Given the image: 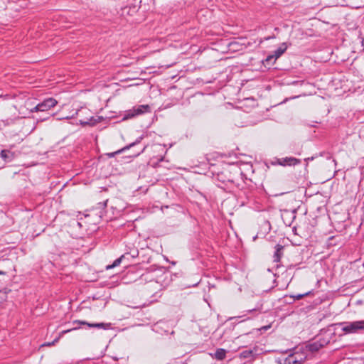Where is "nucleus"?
Instances as JSON below:
<instances>
[{
	"instance_id": "1",
	"label": "nucleus",
	"mask_w": 364,
	"mask_h": 364,
	"mask_svg": "<svg viewBox=\"0 0 364 364\" xmlns=\"http://www.w3.org/2000/svg\"><path fill=\"white\" fill-rule=\"evenodd\" d=\"M338 325L342 326V331L345 333H358L364 331V320L353 322H343Z\"/></svg>"
},
{
	"instance_id": "2",
	"label": "nucleus",
	"mask_w": 364,
	"mask_h": 364,
	"mask_svg": "<svg viewBox=\"0 0 364 364\" xmlns=\"http://www.w3.org/2000/svg\"><path fill=\"white\" fill-rule=\"evenodd\" d=\"M58 102L54 98H48L43 100L42 102L38 103L33 107L30 109L31 112H47L50 108L55 107L57 105Z\"/></svg>"
},
{
	"instance_id": "3",
	"label": "nucleus",
	"mask_w": 364,
	"mask_h": 364,
	"mask_svg": "<svg viewBox=\"0 0 364 364\" xmlns=\"http://www.w3.org/2000/svg\"><path fill=\"white\" fill-rule=\"evenodd\" d=\"M65 119H66L68 120H72V122H70L71 124H75V123L77 124V121H78L79 123L82 126L85 127V126L95 125L97 123L101 122L103 119V117L102 115H95V116H92L90 119H86V120H82V119L76 120L73 117V115H72V116L68 115Z\"/></svg>"
},
{
	"instance_id": "4",
	"label": "nucleus",
	"mask_w": 364,
	"mask_h": 364,
	"mask_svg": "<svg viewBox=\"0 0 364 364\" xmlns=\"http://www.w3.org/2000/svg\"><path fill=\"white\" fill-rule=\"evenodd\" d=\"M306 356L301 352L296 351L285 358L284 364H301Z\"/></svg>"
},
{
	"instance_id": "5",
	"label": "nucleus",
	"mask_w": 364,
	"mask_h": 364,
	"mask_svg": "<svg viewBox=\"0 0 364 364\" xmlns=\"http://www.w3.org/2000/svg\"><path fill=\"white\" fill-rule=\"evenodd\" d=\"M129 114H144V113H151L152 112V109L149 105H141L134 106L132 110H129Z\"/></svg>"
},
{
	"instance_id": "6",
	"label": "nucleus",
	"mask_w": 364,
	"mask_h": 364,
	"mask_svg": "<svg viewBox=\"0 0 364 364\" xmlns=\"http://www.w3.org/2000/svg\"><path fill=\"white\" fill-rule=\"evenodd\" d=\"M279 164L282 166H295L301 163V160L294 157H284L278 160Z\"/></svg>"
},
{
	"instance_id": "7",
	"label": "nucleus",
	"mask_w": 364,
	"mask_h": 364,
	"mask_svg": "<svg viewBox=\"0 0 364 364\" xmlns=\"http://www.w3.org/2000/svg\"><path fill=\"white\" fill-rule=\"evenodd\" d=\"M287 46L285 43H283L277 50H274V54L272 55H269L266 61H269L272 58L277 59L279 58L287 50Z\"/></svg>"
},
{
	"instance_id": "8",
	"label": "nucleus",
	"mask_w": 364,
	"mask_h": 364,
	"mask_svg": "<svg viewBox=\"0 0 364 364\" xmlns=\"http://www.w3.org/2000/svg\"><path fill=\"white\" fill-rule=\"evenodd\" d=\"M284 247L281 245H277L275 246V252L273 255V261L274 262H280L282 257L283 256Z\"/></svg>"
},
{
	"instance_id": "9",
	"label": "nucleus",
	"mask_w": 364,
	"mask_h": 364,
	"mask_svg": "<svg viewBox=\"0 0 364 364\" xmlns=\"http://www.w3.org/2000/svg\"><path fill=\"white\" fill-rule=\"evenodd\" d=\"M140 141V140H136L135 142L134 143H132L130 144L128 146H126L124 147H123L122 149H119L116 151H114V152H112V153H107L106 154V155L109 157V158H112V157H114L115 155L117 154H119L120 153H122L123 151H124L125 150H127L129 149L130 147L134 146L136 144L139 143Z\"/></svg>"
},
{
	"instance_id": "10",
	"label": "nucleus",
	"mask_w": 364,
	"mask_h": 364,
	"mask_svg": "<svg viewBox=\"0 0 364 364\" xmlns=\"http://www.w3.org/2000/svg\"><path fill=\"white\" fill-rule=\"evenodd\" d=\"M74 323H78L82 325H87L89 327H93V328H106V326L107 324L105 323H90L86 321H75Z\"/></svg>"
},
{
	"instance_id": "11",
	"label": "nucleus",
	"mask_w": 364,
	"mask_h": 364,
	"mask_svg": "<svg viewBox=\"0 0 364 364\" xmlns=\"http://www.w3.org/2000/svg\"><path fill=\"white\" fill-rule=\"evenodd\" d=\"M0 156L6 161H11L14 159V154L8 150H2Z\"/></svg>"
},
{
	"instance_id": "12",
	"label": "nucleus",
	"mask_w": 364,
	"mask_h": 364,
	"mask_svg": "<svg viewBox=\"0 0 364 364\" xmlns=\"http://www.w3.org/2000/svg\"><path fill=\"white\" fill-rule=\"evenodd\" d=\"M226 350L223 348H218L216 350L214 358L218 360H223L225 358Z\"/></svg>"
},
{
	"instance_id": "13",
	"label": "nucleus",
	"mask_w": 364,
	"mask_h": 364,
	"mask_svg": "<svg viewBox=\"0 0 364 364\" xmlns=\"http://www.w3.org/2000/svg\"><path fill=\"white\" fill-rule=\"evenodd\" d=\"M123 257H124V255H122L120 257L115 259L114 261V262L112 263V264L107 266V269H109L114 268L117 266H119L120 264Z\"/></svg>"
},
{
	"instance_id": "14",
	"label": "nucleus",
	"mask_w": 364,
	"mask_h": 364,
	"mask_svg": "<svg viewBox=\"0 0 364 364\" xmlns=\"http://www.w3.org/2000/svg\"><path fill=\"white\" fill-rule=\"evenodd\" d=\"M309 294V292H307V293H304V294L294 295V296H291V297H293L294 299V300H299V299H301L302 298H304L305 296H307Z\"/></svg>"
},
{
	"instance_id": "15",
	"label": "nucleus",
	"mask_w": 364,
	"mask_h": 364,
	"mask_svg": "<svg viewBox=\"0 0 364 364\" xmlns=\"http://www.w3.org/2000/svg\"><path fill=\"white\" fill-rule=\"evenodd\" d=\"M319 346H320V345H318V343H313V344H311V345L309 346V348H310V350H311L314 351V350H318V348H319Z\"/></svg>"
},
{
	"instance_id": "16",
	"label": "nucleus",
	"mask_w": 364,
	"mask_h": 364,
	"mask_svg": "<svg viewBox=\"0 0 364 364\" xmlns=\"http://www.w3.org/2000/svg\"><path fill=\"white\" fill-rule=\"evenodd\" d=\"M76 329H77V327H75V328H71V329H68V330L63 331H62V333H63V334H65V333H68V332H70V331H73V330H76Z\"/></svg>"
},
{
	"instance_id": "17",
	"label": "nucleus",
	"mask_w": 364,
	"mask_h": 364,
	"mask_svg": "<svg viewBox=\"0 0 364 364\" xmlns=\"http://www.w3.org/2000/svg\"><path fill=\"white\" fill-rule=\"evenodd\" d=\"M134 115H125V117L123 118V120H127L129 118H130V117H134Z\"/></svg>"
},
{
	"instance_id": "18",
	"label": "nucleus",
	"mask_w": 364,
	"mask_h": 364,
	"mask_svg": "<svg viewBox=\"0 0 364 364\" xmlns=\"http://www.w3.org/2000/svg\"><path fill=\"white\" fill-rule=\"evenodd\" d=\"M5 274H6V273L0 270V275H5Z\"/></svg>"
},
{
	"instance_id": "19",
	"label": "nucleus",
	"mask_w": 364,
	"mask_h": 364,
	"mask_svg": "<svg viewBox=\"0 0 364 364\" xmlns=\"http://www.w3.org/2000/svg\"><path fill=\"white\" fill-rule=\"evenodd\" d=\"M127 10H129V8H127V7L124 8V9H123V12H124V11H127Z\"/></svg>"
},
{
	"instance_id": "20",
	"label": "nucleus",
	"mask_w": 364,
	"mask_h": 364,
	"mask_svg": "<svg viewBox=\"0 0 364 364\" xmlns=\"http://www.w3.org/2000/svg\"><path fill=\"white\" fill-rule=\"evenodd\" d=\"M140 153H141V152H138V153H136V154H134V156H139V155L140 154Z\"/></svg>"
},
{
	"instance_id": "21",
	"label": "nucleus",
	"mask_w": 364,
	"mask_h": 364,
	"mask_svg": "<svg viewBox=\"0 0 364 364\" xmlns=\"http://www.w3.org/2000/svg\"><path fill=\"white\" fill-rule=\"evenodd\" d=\"M237 125L239 126V127H244L243 124H237Z\"/></svg>"
}]
</instances>
